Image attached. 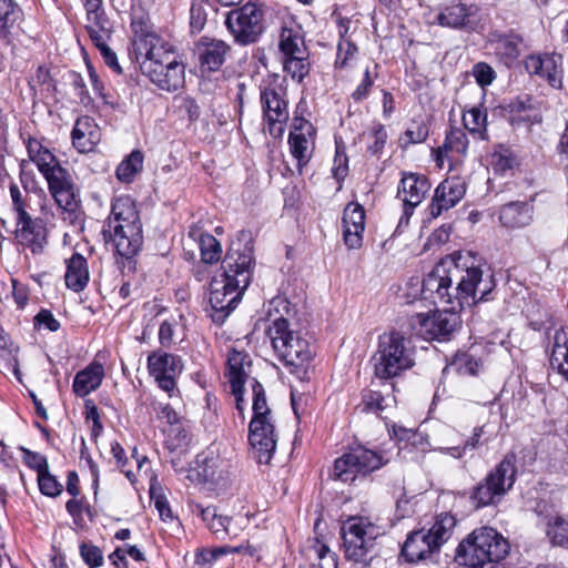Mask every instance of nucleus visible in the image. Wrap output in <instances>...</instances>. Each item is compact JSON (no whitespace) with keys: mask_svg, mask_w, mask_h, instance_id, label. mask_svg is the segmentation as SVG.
<instances>
[{"mask_svg":"<svg viewBox=\"0 0 568 568\" xmlns=\"http://www.w3.org/2000/svg\"><path fill=\"white\" fill-rule=\"evenodd\" d=\"M254 264L251 240L244 236L232 241L222 262L223 272L210 283L209 303L214 322L222 324L236 307L251 283Z\"/></svg>","mask_w":568,"mask_h":568,"instance_id":"f257e3e1","label":"nucleus"},{"mask_svg":"<svg viewBox=\"0 0 568 568\" xmlns=\"http://www.w3.org/2000/svg\"><path fill=\"white\" fill-rule=\"evenodd\" d=\"M495 281L490 271L484 272L478 266L460 268L457 263L436 265L423 280L422 293L425 298L435 303L453 304L456 300L459 306L487 300L494 290Z\"/></svg>","mask_w":568,"mask_h":568,"instance_id":"f03ea898","label":"nucleus"},{"mask_svg":"<svg viewBox=\"0 0 568 568\" xmlns=\"http://www.w3.org/2000/svg\"><path fill=\"white\" fill-rule=\"evenodd\" d=\"M27 151L29 160L20 162V181L23 189L27 192L44 194L34 180L33 173L28 171L30 163H34L47 181L48 190L57 205L68 213H74L79 209L81 200L71 173L37 139L28 140Z\"/></svg>","mask_w":568,"mask_h":568,"instance_id":"7ed1b4c3","label":"nucleus"},{"mask_svg":"<svg viewBox=\"0 0 568 568\" xmlns=\"http://www.w3.org/2000/svg\"><path fill=\"white\" fill-rule=\"evenodd\" d=\"M133 54L152 83L164 91H176L185 82V68L168 45L152 32L135 31Z\"/></svg>","mask_w":568,"mask_h":568,"instance_id":"20e7f679","label":"nucleus"},{"mask_svg":"<svg viewBox=\"0 0 568 568\" xmlns=\"http://www.w3.org/2000/svg\"><path fill=\"white\" fill-rule=\"evenodd\" d=\"M508 540L491 527L473 530L457 547L456 560L460 566L489 568L509 554Z\"/></svg>","mask_w":568,"mask_h":568,"instance_id":"39448f33","label":"nucleus"},{"mask_svg":"<svg viewBox=\"0 0 568 568\" xmlns=\"http://www.w3.org/2000/svg\"><path fill=\"white\" fill-rule=\"evenodd\" d=\"M371 362L377 378L392 379L415 365V351L409 339L392 331L379 336Z\"/></svg>","mask_w":568,"mask_h":568,"instance_id":"423d86ee","label":"nucleus"},{"mask_svg":"<svg viewBox=\"0 0 568 568\" xmlns=\"http://www.w3.org/2000/svg\"><path fill=\"white\" fill-rule=\"evenodd\" d=\"M288 326L286 318L278 317L268 325L266 334L277 357L286 366L303 367L312 359L314 349L300 332Z\"/></svg>","mask_w":568,"mask_h":568,"instance_id":"0eeeda50","label":"nucleus"},{"mask_svg":"<svg viewBox=\"0 0 568 568\" xmlns=\"http://www.w3.org/2000/svg\"><path fill=\"white\" fill-rule=\"evenodd\" d=\"M345 557L354 562L367 565L374 557L376 540L383 535L381 527L365 517H352L342 528Z\"/></svg>","mask_w":568,"mask_h":568,"instance_id":"6e6552de","label":"nucleus"},{"mask_svg":"<svg viewBox=\"0 0 568 568\" xmlns=\"http://www.w3.org/2000/svg\"><path fill=\"white\" fill-rule=\"evenodd\" d=\"M224 23L235 43L240 45L256 43L266 29L264 7L248 1L229 11Z\"/></svg>","mask_w":568,"mask_h":568,"instance_id":"1a4fd4ad","label":"nucleus"},{"mask_svg":"<svg viewBox=\"0 0 568 568\" xmlns=\"http://www.w3.org/2000/svg\"><path fill=\"white\" fill-rule=\"evenodd\" d=\"M517 474L516 457L508 454L477 484L470 498L477 508L498 503L514 486Z\"/></svg>","mask_w":568,"mask_h":568,"instance_id":"9d476101","label":"nucleus"},{"mask_svg":"<svg viewBox=\"0 0 568 568\" xmlns=\"http://www.w3.org/2000/svg\"><path fill=\"white\" fill-rule=\"evenodd\" d=\"M386 464L382 454L358 446L334 462L331 476L342 483H352L359 475L366 476Z\"/></svg>","mask_w":568,"mask_h":568,"instance_id":"9b49d317","label":"nucleus"},{"mask_svg":"<svg viewBox=\"0 0 568 568\" xmlns=\"http://www.w3.org/2000/svg\"><path fill=\"white\" fill-rule=\"evenodd\" d=\"M261 103L267 130L274 138L282 136L284 124L288 120L287 102L284 89L280 84L270 83L261 90Z\"/></svg>","mask_w":568,"mask_h":568,"instance_id":"f8f14e48","label":"nucleus"},{"mask_svg":"<svg viewBox=\"0 0 568 568\" xmlns=\"http://www.w3.org/2000/svg\"><path fill=\"white\" fill-rule=\"evenodd\" d=\"M274 419H251L248 443L258 464H270L277 445Z\"/></svg>","mask_w":568,"mask_h":568,"instance_id":"ddd939ff","label":"nucleus"},{"mask_svg":"<svg viewBox=\"0 0 568 568\" xmlns=\"http://www.w3.org/2000/svg\"><path fill=\"white\" fill-rule=\"evenodd\" d=\"M148 367L159 387L172 397L176 386L175 378L183 369L181 358L165 352H153L148 357Z\"/></svg>","mask_w":568,"mask_h":568,"instance_id":"4468645a","label":"nucleus"},{"mask_svg":"<svg viewBox=\"0 0 568 568\" xmlns=\"http://www.w3.org/2000/svg\"><path fill=\"white\" fill-rule=\"evenodd\" d=\"M14 237L19 244L29 248L32 254L43 253L47 244V227L42 220L23 214L16 219Z\"/></svg>","mask_w":568,"mask_h":568,"instance_id":"2eb2a0df","label":"nucleus"},{"mask_svg":"<svg viewBox=\"0 0 568 568\" xmlns=\"http://www.w3.org/2000/svg\"><path fill=\"white\" fill-rule=\"evenodd\" d=\"M535 511L538 517V525L545 530L550 544L556 547H564L568 544V519L560 515L555 506L540 501Z\"/></svg>","mask_w":568,"mask_h":568,"instance_id":"dca6fc26","label":"nucleus"},{"mask_svg":"<svg viewBox=\"0 0 568 568\" xmlns=\"http://www.w3.org/2000/svg\"><path fill=\"white\" fill-rule=\"evenodd\" d=\"M419 333L430 339H446L459 325V316L455 312H436L433 315L417 314Z\"/></svg>","mask_w":568,"mask_h":568,"instance_id":"f3484780","label":"nucleus"},{"mask_svg":"<svg viewBox=\"0 0 568 568\" xmlns=\"http://www.w3.org/2000/svg\"><path fill=\"white\" fill-rule=\"evenodd\" d=\"M525 68L530 74L547 80L552 88H560L562 81V57L557 53L531 54L525 60Z\"/></svg>","mask_w":568,"mask_h":568,"instance_id":"a211bd4d","label":"nucleus"},{"mask_svg":"<svg viewBox=\"0 0 568 568\" xmlns=\"http://www.w3.org/2000/svg\"><path fill=\"white\" fill-rule=\"evenodd\" d=\"M119 223L123 226L122 231L112 232L110 236L116 253L125 258H130L140 251L143 243L140 216L119 221Z\"/></svg>","mask_w":568,"mask_h":568,"instance_id":"6ab92c4d","label":"nucleus"},{"mask_svg":"<svg viewBox=\"0 0 568 568\" xmlns=\"http://www.w3.org/2000/svg\"><path fill=\"white\" fill-rule=\"evenodd\" d=\"M466 184L457 176L444 180L436 189L429 205L432 217H438L444 211L455 206L465 195Z\"/></svg>","mask_w":568,"mask_h":568,"instance_id":"aec40b11","label":"nucleus"},{"mask_svg":"<svg viewBox=\"0 0 568 568\" xmlns=\"http://www.w3.org/2000/svg\"><path fill=\"white\" fill-rule=\"evenodd\" d=\"M251 359L246 353L233 349L227 357L226 376L232 387V393L236 399L237 409L242 410L243 386L248 376Z\"/></svg>","mask_w":568,"mask_h":568,"instance_id":"412c9836","label":"nucleus"},{"mask_svg":"<svg viewBox=\"0 0 568 568\" xmlns=\"http://www.w3.org/2000/svg\"><path fill=\"white\" fill-rule=\"evenodd\" d=\"M429 187L427 179L423 175L409 173L403 176L398 186L397 197L404 204L406 216L410 215L413 209L422 203Z\"/></svg>","mask_w":568,"mask_h":568,"instance_id":"4be33fe9","label":"nucleus"},{"mask_svg":"<svg viewBox=\"0 0 568 568\" xmlns=\"http://www.w3.org/2000/svg\"><path fill=\"white\" fill-rule=\"evenodd\" d=\"M343 237L346 246L356 250L362 246L365 229V212L358 203H349L343 212Z\"/></svg>","mask_w":568,"mask_h":568,"instance_id":"5701e85b","label":"nucleus"},{"mask_svg":"<svg viewBox=\"0 0 568 568\" xmlns=\"http://www.w3.org/2000/svg\"><path fill=\"white\" fill-rule=\"evenodd\" d=\"M478 9L474 6L456 3L443 9L437 21L443 27L453 29H474L477 22Z\"/></svg>","mask_w":568,"mask_h":568,"instance_id":"b1692460","label":"nucleus"},{"mask_svg":"<svg viewBox=\"0 0 568 568\" xmlns=\"http://www.w3.org/2000/svg\"><path fill=\"white\" fill-rule=\"evenodd\" d=\"M72 144L80 153L92 152L101 140V132L95 121L88 116H80L73 126Z\"/></svg>","mask_w":568,"mask_h":568,"instance_id":"393cba45","label":"nucleus"},{"mask_svg":"<svg viewBox=\"0 0 568 568\" xmlns=\"http://www.w3.org/2000/svg\"><path fill=\"white\" fill-rule=\"evenodd\" d=\"M490 44L497 58L510 67L525 51L526 44L521 36L515 32L494 34Z\"/></svg>","mask_w":568,"mask_h":568,"instance_id":"a878e982","label":"nucleus"},{"mask_svg":"<svg viewBox=\"0 0 568 568\" xmlns=\"http://www.w3.org/2000/svg\"><path fill=\"white\" fill-rule=\"evenodd\" d=\"M436 551L438 548L432 542L425 529L412 531L402 547V556L409 562L425 560Z\"/></svg>","mask_w":568,"mask_h":568,"instance_id":"bb28decb","label":"nucleus"},{"mask_svg":"<svg viewBox=\"0 0 568 568\" xmlns=\"http://www.w3.org/2000/svg\"><path fill=\"white\" fill-rule=\"evenodd\" d=\"M230 45L223 40L202 38L197 44L201 67L207 71H216L224 63Z\"/></svg>","mask_w":568,"mask_h":568,"instance_id":"cd10ccee","label":"nucleus"},{"mask_svg":"<svg viewBox=\"0 0 568 568\" xmlns=\"http://www.w3.org/2000/svg\"><path fill=\"white\" fill-rule=\"evenodd\" d=\"M535 209L528 202H509L499 209V221L507 229H523L534 221Z\"/></svg>","mask_w":568,"mask_h":568,"instance_id":"c85d7f7f","label":"nucleus"},{"mask_svg":"<svg viewBox=\"0 0 568 568\" xmlns=\"http://www.w3.org/2000/svg\"><path fill=\"white\" fill-rule=\"evenodd\" d=\"M85 29L94 45L109 42L113 32V24L106 17L103 8L87 11Z\"/></svg>","mask_w":568,"mask_h":568,"instance_id":"c756f323","label":"nucleus"},{"mask_svg":"<svg viewBox=\"0 0 568 568\" xmlns=\"http://www.w3.org/2000/svg\"><path fill=\"white\" fill-rule=\"evenodd\" d=\"M139 212L135 207L134 201L129 196L116 197L112 202L111 214L108 217L104 226V234L112 232H121L122 224L119 221L136 219Z\"/></svg>","mask_w":568,"mask_h":568,"instance_id":"7c9ffc66","label":"nucleus"},{"mask_svg":"<svg viewBox=\"0 0 568 568\" xmlns=\"http://www.w3.org/2000/svg\"><path fill=\"white\" fill-rule=\"evenodd\" d=\"M550 365L568 382V327H560L552 336Z\"/></svg>","mask_w":568,"mask_h":568,"instance_id":"2f4dec72","label":"nucleus"},{"mask_svg":"<svg viewBox=\"0 0 568 568\" xmlns=\"http://www.w3.org/2000/svg\"><path fill=\"white\" fill-rule=\"evenodd\" d=\"M104 376L103 366L99 363H92L87 368L80 371L73 381V390L84 397L95 390L102 383Z\"/></svg>","mask_w":568,"mask_h":568,"instance_id":"473e14b6","label":"nucleus"},{"mask_svg":"<svg viewBox=\"0 0 568 568\" xmlns=\"http://www.w3.org/2000/svg\"><path fill=\"white\" fill-rule=\"evenodd\" d=\"M65 285L74 292L82 291L89 282V270L87 260L79 253H74L67 261L64 275Z\"/></svg>","mask_w":568,"mask_h":568,"instance_id":"72a5a7b5","label":"nucleus"},{"mask_svg":"<svg viewBox=\"0 0 568 568\" xmlns=\"http://www.w3.org/2000/svg\"><path fill=\"white\" fill-rule=\"evenodd\" d=\"M314 135L315 134H297V132H291L288 136V144L291 153L296 159L298 170L301 171L306 165L314 151Z\"/></svg>","mask_w":568,"mask_h":568,"instance_id":"f704fd0d","label":"nucleus"},{"mask_svg":"<svg viewBox=\"0 0 568 568\" xmlns=\"http://www.w3.org/2000/svg\"><path fill=\"white\" fill-rule=\"evenodd\" d=\"M143 154L139 150L132 151L116 168L115 175L122 183H131L143 168Z\"/></svg>","mask_w":568,"mask_h":568,"instance_id":"c9c22d12","label":"nucleus"},{"mask_svg":"<svg viewBox=\"0 0 568 568\" xmlns=\"http://www.w3.org/2000/svg\"><path fill=\"white\" fill-rule=\"evenodd\" d=\"M278 45L285 57L304 54L307 52L303 37L298 31L290 28L282 29Z\"/></svg>","mask_w":568,"mask_h":568,"instance_id":"e433bc0d","label":"nucleus"},{"mask_svg":"<svg viewBox=\"0 0 568 568\" xmlns=\"http://www.w3.org/2000/svg\"><path fill=\"white\" fill-rule=\"evenodd\" d=\"M456 520L449 514H440L430 529L426 530L433 544L439 549L440 546L449 538L452 529L455 527Z\"/></svg>","mask_w":568,"mask_h":568,"instance_id":"4c0bfd02","label":"nucleus"},{"mask_svg":"<svg viewBox=\"0 0 568 568\" xmlns=\"http://www.w3.org/2000/svg\"><path fill=\"white\" fill-rule=\"evenodd\" d=\"M463 122L465 128L479 139L485 140L487 136V114L478 106H473L463 114Z\"/></svg>","mask_w":568,"mask_h":568,"instance_id":"58836bf2","label":"nucleus"},{"mask_svg":"<svg viewBox=\"0 0 568 568\" xmlns=\"http://www.w3.org/2000/svg\"><path fill=\"white\" fill-rule=\"evenodd\" d=\"M468 149V139L462 129H452L446 135L445 142L438 148V156H448L449 152L465 154Z\"/></svg>","mask_w":568,"mask_h":568,"instance_id":"ea45409f","label":"nucleus"},{"mask_svg":"<svg viewBox=\"0 0 568 568\" xmlns=\"http://www.w3.org/2000/svg\"><path fill=\"white\" fill-rule=\"evenodd\" d=\"M252 419H274L273 413L267 405L264 387L256 379L252 381Z\"/></svg>","mask_w":568,"mask_h":568,"instance_id":"a19ab883","label":"nucleus"},{"mask_svg":"<svg viewBox=\"0 0 568 568\" xmlns=\"http://www.w3.org/2000/svg\"><path fill=\"white\" fill-rule=\"evenodd\" d=\"M21 14L13 0H0V32L7 34L19 22Z\"/></svg>","mask_w":568,"mask_h":568,"instance_id":"79ce46f5","label":"nucleus"},{"mask_svg":"<svg viewBox=\"0 0 568 568\" xmlns=\"http://www.w3.org/2000/svg\"><path fill=\"white\" fill-rule=\"evenodd\" d=\"M307 58V52L304 54L285 57L283 62L284 71L290 74L293 80L301 82L310 72V63Z\"/></svg>","mask_w":568,"mask_h":568,"instance_id":"37998d69","label":"nucleus"},{"mask_svg":"<svg viewBox=\"0 0 568 568\" xmlns=\"http://www.w3.org/2000/svg\"><path fill=\"white\" fill-rule=\"evenodd\" d=\"M396 403L395 396L378 390H368L363 396L364 410L381 413Z\"/></svg>","mask_w":568,"mask_h":568,"instance_id":"c03bdc74","label":"nucleus"},{"mask_svg":"<svg viewBox=\"0 0 568 568\" xmlns=\"http://www.w3.org/2000/svg\"><path fill=\"white\" fill-rule=\"evenodd\" d=\"M201 257L204 263L213 264L220 261L222 247L220 242L211 234H201L199 240Z\"/></svg>","mask_w":568,"mask_h":568,"instance_id":"a18cd8bd","label":"nucleus"},{"mask_svg":"<svg viewBox=\"0 0 568 568\" xmlns=\"http://www.w3.org/2000/svg\"><path fill=\"white\" fill-rule=\"evenodd\" d=\"M452 366L460 375L474 376L479 369V362L470 354H457L452 363Z\"/></svg>","mask_w":568,"mask_h":568,"instance_id":"49530a36","label":"nucleus"},{"mask_svg":"<svg viewBox=\"0 0 568 568\" xmlns=\"http://www.w3.org/2000/svg\"><path fill=\"white\" fill-rule=\"evenodd\" d=\"M225 464L216 458H206L200 475L205 481L217 483L223 478Z\"/></svg>","mask_w":568,"mask_h":568,"instance_id":"de8ad7c7","label":"nucleus"},{"mask_svg":"<svg viewBox=\"0 0 568 568\" xmlns=\"http://www.w3.org/2000/svg\"><path fill=\"white\" fill-rule=\"evenodd\" d=\"M150 497L154 501V506L163 521L172 520L173 514L165 496L161 493V487L152 484L150 487Z\"/></svg>","mask_w":568,"mask_h":568,"instance_id":"09e8293b","label":"nucleus"},{"mask_svg":"<svg viewBox=\"0 0 568 568\" xmlns=\"http://www.w3.org/2000/svg\"><path fill=\"white\" fill-rule=\"evenodd\" d=\"M187 433L180 425L170 427L165 439L166 447L173 452L187 446Z\"/></svg>","mask_w":568,"mask_h":568,"instance_id":"8fccbe9b","label":"nucleus"},{"mask_svg":"<svg viewBox=\"0 0 568 568\" xmlns=\"http://www.w3.org/2000/svg\"><path fill=\"white\" fill-rule=\"evenodd\" d=\"M240 551L239 547L231 548V547H220L213 550H202L196 554L195 557V564L200 566V568H209L207 565L216 560L222 555H225L227 552H237Z\"/></svg>","mask_w":568,"mask_h":568,"instance_id":"3c124183","label":"nucleus"},{"mask_svg":"<svg viewBox=\"0 0 568 568\" xmlns=\"http://www.w3.org/2000/svg\"><path fill=\"white\" fill-rule=\"evenodd\" d=\"M206 10L204 8V3L193 2L190 9V27L192 32H200L203 30L206 23Z\"/></svg>","mask_w":568,"mask_h":568,"instance_id":"603ef678","label":"nucleus"},{"mask_svg":"<svg viewBox=\"0 0 568 568\" xmlns=\"http://www.w3.org/2000/svg\"><path fill=\"white\" fill-rule=\"evenodd\" d=\"M40 491L43 495L54 497L62 491V485L50 473H41L38 476Z\"/></svg>","mask_w":568,"mask_h":568,"instance_id":"864d4df0","label":"nucleus"},{"mask_svg":"<svg viewBox=\"0 0 568 568\" xmlns=\"http://www.w3.org/2000/svg\"><path fill=\"white\" fill-rule=\"evenodd\" d=\"M80 554L85 564L91 568L100 567L103 562L101 549L92 544H81Z\"/></svg>","mask_w":568,"mask_h":568,"instance_id":"5fc2aeb1","label":"nucleus"},{"mask_svg":"<svg viewBox=\"0 0 568 568\" xmlns=\"http://www.w3.org/2000/svg\"><path fill=\"white\" fill-rule=\"evenodd\" d=\"M314 551L318 560L316 568H337L336 556L327 546L317 545Z\"/></svg>","mask_w":568,"mask_h":568,"instance_id":"6e6d98bb","label":"nucleus"},{"mask_svg":"<svg viewBox=\"0 0 568 568\" xmlns=\"http://www.w3.org/2000/svg\"><path fill=\"white\" fill-rule=\"evenodd\" d=\"M473 74L480 87L490 84L495 79L494 69L484 62H479L474 65Z\"/></svg>","mask_w":568,"mask_h":568,"instance_id":"4d7b16f0","label":"nucleus"},{"mask_svg":"<svg viewBox=\"0 0 568 568\" xmlns=\"http://www.w3.org/2000/svg\"><path fill=\"white\" fill-rule=\"evenodd\" d=\"M231 518L217 516L214 520L209 521V529L219 539H224L226 536L231 535Z\"/></svg>","mask_w":568,"mask_h":568,"instance_id":"13d9d810","label":"nucleus"},{"mask_svg":"<svg viewBox=\"0 0 568 568\" xmlns=\"http://www.w3.org/2000/svg\"><path fill=\"white\" fill-rule=\"evenodd\" d=\"M9 190H10V196H11V201H12V209L16 212L17 216L28 214L29 213L27 211L28 205L26 203L24 196H23L21 190L19 189V186L14 183H11Z\"/></svg>","mask_w":568,"mask_h":568,"instance_id":"bf43d9fd","label":"nucleus"},{"mask_svg":"<svg viewBox=\"0 0 568 568\" xmlns=\"http://www.w3.org/2000/svg\"><path fill=\"white\" fill-rule=\"evenodd\" d=\"M405 136L409 143H422L428 136V128L422 122H415L405 131Z\"/></svg>","mask_w":568,"mask_h":568,"instance_id":"052dcab7","label":"nucleus"},{"mask_svg":"<svg viewBox=\"0 0 568 568\" xmlns=\"http://www.w3.org/2000/svg\"><path fill=\"white\" fill-rule=\"evenodd\" d=\"M356 51V45L343 38L338 43L336 64L339 67L346 65L347 60L352 58Z\"/></svg>","mask_w":568,"mask_h":568,"instance_id":"680f3d73","label":"nucleus"},{"mask_svg":"<svg viewBox=\"0 0 568 568\" xmlns=\"http://www.w3.org/2000/svg\"><path fill=\"white\" fill-rule=\"evenodd\" d=\"M34 324L43 326L50 332H57L60 328L59 321L49 310H41L34 317Z\"/></svg>","mask_w":568,"mask_h":568,"instance_id":"e2e57ef3","label":"nucleus"},{"mask_svg":"<svg viewBox=\"0 0 568 568\" xmlns=\"http://www.w3.org/2000/svg\"><path fill=\"white\" fill-rule=\"evenodd\" d=\"M30 84L32 87H45L47 91L54 90V85L52 84V79L49 70L41 65L37 69L36 74L31 78Z\"/></svg>","mask_w":568,"mask_h":568,"instance_id":"0e129e2a","label":"nucleus"},{"mask_svg":"<svg viewBox=\"0 0 568 568\" xmlns=\"http://www.w3.org/2000/svg\"><path fill=\"white\" fill-rule=\"evenodd\" d=\"M373 85V79L371 78L369 69L366 68L364 72V79L362 82L357 85L355 91L352 93V98L354 101H362L367 98L369 90Z\"/></svg>","mask_w":568,"mask_h":568,"instance_id":"69168bd1","label":"nucleus"},{"mask_svg":"<svg viewBox=\"0 0 568 568\" xmlns=\"http://www.w3.org/2000/svg\"><path fill=\"white\" fill-rule=\"evenodd\" d=\"M99 49L105 64L111 68L116 73H122V69L118 62V58L114 51L106 43H103L102 45H97Z\"/></svg>","mask_w":568,"mask_h":568,"instance_id":"338daca9","label":"nucleus"},{"mask_svg":"<svg viewBox=\"0 0 568 568\" xmlns=\"http://www.w3.org/2000/svg\"><path fill=\"white\" fill-rule=\"evenodd\" d=\"M154 409L158 412V417L170 424V427L176 426L179 416L169 404L156 403Z\"/></svg>","mask_w":568,"mask_h":568,"instance_id":"774afa93","label":"nucleus"}]
</instances>
